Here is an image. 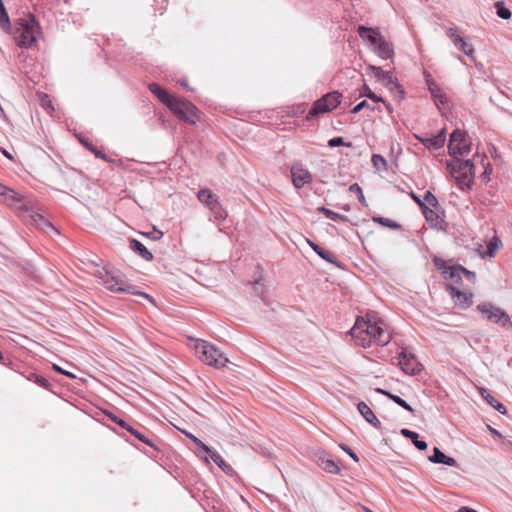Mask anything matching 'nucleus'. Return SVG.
Instances as JSON below:
<instances>
[{
  "label": "nucleus",
  "mask_w": 512,
  "mask_h": 512,
  "mask_svg": "<svg viewBox=\"0 0 512 512\" xmlns=\"http://www.w3.org/2000/svg\"><path fill=\"white\" fill-rule=\"evenodd\" d=\"M369 70H371L374 74V76L383 82V84L391 91L397 90L398 95H395V98H397L399 101L404 98V90L402 86L397 82L396 79L393 78L391 72L384 71L382 68L374 66V65H368L367 67Z\"/></svg>",
  "instance_id": "9b49d317"
},
{
  "label": "nucleus",
  "mask_w": 512,
  "mask_h": 512,
  "mask_svg": "<svg viewBox=\"0 0 512 512\" xmlns=\"http://www.w3.org/2000/svg\"><path fill=\"white\" fill-rule=\"evenodd\" d=\"M423 215L426 219V221L434 228H442V224L444 220L441 217V213H443L441 207L436 208H429L428 206H425L422 209Z\"/></svg>",
  "instance_id": "a211bd4d"
},
{
  "label": "nucleus",
  "mask_w": 512,
  "mask_h": 512,
  "mask_svg": "<svg viewBox=\"0 0 512 512\" xmlns=\"http://www.w3.org/2000/svg\"><path fill=\"white\" fill-rule=\"evenodd\" d=\"M448 149L453 157L467 156L471 151V143L466 139L465 133L457 129L450 135Z\"/></svg>",
  "instance_id": "1a4fd4ad"
},
{
  "label": "nucleus",
  "mask_w": 512,
  "mask_h": 512,
  "mask_svg": "<svg viewBox=\"0 0 512 512\" xmlns=\"http://www.w3.org/2000/svg\"><path fill=\"white\" fill-rule=\"evenodd\" d=\"M70 369H66V378L72 382L66 381V389L73 391L76 394H80L84 391L86 383L89 378V374L76 366L70 364Z\"/></svg>",
  "instance_id": "9d476101"
},
{
  "label": "nucleus",
  "mask_w": 512,
  "mask_h": 512,
  "mask_svg": "<svg viewBox=\"0 0 512 512\" xmlns=\"http://www.w3.org/2000/svg\"><path fill=\"white\" fill-rule=\"evenodd\" d=\"M412 198L414 199V201L419 205V207L421 208V210L426 206V203L423 202V200H421L417 195H415L414 193H412Z\"/></svg>",
  "instance_id": "6e6d98bb"
},
{
  "label": "nucleus",
  "mask_w": 512,
  "mask_h": 512,
  "mask_svg": "<svg viewBox=\"0 0 512 512\" xmlns=\"http://www.w3.org/2000/svg\"><path fill=\"white\" fill-rule=\"evenodd\" d=\"M374 52L382 59L387 60L393 57L394 51L392 45L387 42L384 37L374 48Z\"/></svg>",
  "instance_id": "b1692460"
},
{
  "label": "nucleus",
  "mask_w": 512,
  "mask_h": 512,
  "mask_svg": "<svg viewBox=\"0 0 512 512\" xmlns=\"http://www.w3.org/2000/svg\"><path fill=\"white\" fill-rule=\"evenodd\" d=\"M93 153L98 158H101V159L105 158V154L103 152H101L100 150H98L97 148H93Z\"/></svg>",
  "instance_id": "13d9d810"
},
{
  "label": "nucleus",
  "mask_w": 512,
  "mask_h": 512,
  "mask_svg": "<svg viewBox=\"0 0 512 512\" xmlns=\"http://www.w3.org/2000/svg\"><path fill=\"white\" fill-rule=\"evenodd\" d=\"M350 335L357 345L364 348L370 347L372 344L385 346L392 339L386 323L374 311L367 312L363 317H358L350 330Z\"/></svg>",
  "instance_id": "f257e3e1"
},
{
  "label": "nucleus",
  "mask_w": 512,
  "mask_h": 512,
  "mask_svg": "<svg viewBox=\"0 0 512 512\" xmlns=\"http://www.w3.org/2000/svg\"><path fill=\"white\" fill-rule=\"evenodd\" d=\"M193 442L200 447L205 453L210 452V447H208L206 444H204L200 439L197 437L194 438Z\"/></svg>",
  "instance_id": "603ef678"
},
{
  "label": "nucleus",
  "mask_w": 512,
  "mask_h": 512,
  "mask_svg": "<svg viewBox=\"0 0 512 512\" xmlns=\"http://www.w3.org/2000/svg\"><path fill=\"white\" fill-rule=\"evenodd\" d=\"M457 512H477V511L474 509L468 508V507H462V508L458 509Z\"/></svg>",
  "instance_id": "bf43d9fd"
},
{
  "label": "nucleus",
  "mask_w": 512,
  "mask_h": 512,
  "mask_svg": "<svg viewBox=\"0 0 512 512\" xmlns=\"http://www.w3.org/2000/svg\"><path fill=\"white\" fill-rule=\"evenodd\" d=\"M349 192L355 194L357 196L359 202L363 206H367V202H366L365 196L363 194L362 188L357 183L350 185Z\"/></svg>",
  "instance_id": "e433bc0d"
},
{
  "label": "nucleus",
  "mask_w": 512,
  "mask_h": 512,
  "mask_svg": "<svg viewBox=\"0 0 512 512\" xmlns=\"http://www.w3.org/2000/svg\"><path fill=\"white\" fill-rule=\"evenodd\" d=\"M149 90L168 108L173 103V101L177 98V97L170 95L165 89H163L160 85H158L156 83H151L149 85Z\"/></svg>",
  "instance_id": "412c9836"
},
{
  "label": "nucleus",
  "mask_w": 512,
  "mask_h": 512,
  "mask_svg": "<svg viewBox=\"0 0 512 512\" xmlns=\"http://www.w3.org/2000/svg\"><path fill=\"white\" fill-rule=\"evenodd\" d=\"M494 6L496 8V14H497L498 17H500L501 19H504V20H508V19L511 18L512 13H511V11L508 8H506L504 6L503 2H501V1L496 2L494 4Z\"/></svg>",
  "instance_id": "f704fd0d"
},
{
  "label": "nucleus",
  "mask_w": 512,
  "mask_h": 512,
  "mask_svg": "<svg viewBox=\"0 0 512 512\" xmlns=\"http://www.w3.org/2000/svg\"><path fill=\"white\" fill-rule=\"evenodd\" d=\"M127 431L130 432L132 435H134L137 439L144 442L145 444L149 446H154L151 441L142 433H140L138 430L134 429L132 426L127 427Z\"/></svg>",
  "instance_id": "ea45409f"
},
{
  "label": "nucleus",
  "mask_w": 512,
  "mask_h": 512,
  "mask_svg": "<svg viewBox=\"0 0 512 512\" xmlns=\"http://www.w3.org/2000/svg\"><path fill=\"white\" fill-rule=\"evenodd\" d=\"M478 311L483 314L490 322L501 325L502 327H510L511 320L509 315L499 307L491 303H482L477 306Z\"/></svg>",
  "instance_id": "6e6552de"
},
{
  "label": "nucleus",
  "mask_w": 512,
  "mask_h": 512,
  "mask_svg": "<svg viewBox=\"0 0 512 512\" xmlns=\"http://www.w3.org/2000/svg\"><path fill=\"white\" fill-rule=\"evenodd\" d=\"M358 34L363 40H367L373 49L377 46V44L380 42V40L383 38L381 36L380 32L377 29L365 27V26H359L358 27Z\"/></svg>",
  "instance_id": "6ab92c4d"
},
{
  "label": "nucleus",
  "mask_w": 512,
  "mask_h": 512,
  "mask_svg": "<svg viewBox=\"0 0 512 512\" xmlns=\"http://www.w3.org/2000/svg\"><path fill=\"white\" fill-rule=\"evenodd\" d=\"M30 380H32L35 384H37L38 386L40 387H43L45 389H48L50 390L52 393L58 395V392L55 391L52 387H51V384L50 382L43 376L41 375H37V374H32L31 375V378H29Z\"/></svg>",
  "instance_id": "72a5a7b5"
},
{
  "label": "nucleus",
  "mask_w": 512,
  "mask_h": 512,
  "mask_svg": "<svg viewBox=\"0 0 512 512\" xmlns=\"http://www.w3.org/2000/svg\"><path fill=\"white\" fill-rule=\"evenodd\" d=\"M209 457L215 462L216 465L225 473H229L232 471V468L230 465H228L223 458L214 450L210 448V452H206Z\"/></svg>",
  "instance_id": "c756f323"
},
{
  "label": "nucleus",
  "mask_w": 512,
  "mask_h": 512,
  "mask_svg": "<svg viewBox=\"0 0 512 512\" xmlns=\"http://www.w3.org/2000/svg\"><path fill=\"white\" fill-rule=\"evenodd\" d=\"M364 108H370V105L368 104L367 101H362L360 103H358L353 109H352V113L353 114H356L358 112H360L362 109Z\"/></svg>",
  "instance_id": "de8ad7c7"
},
{
  "label": "nucleus",
  "mask_w": 512,
  "mask_h": 512,
  "mask_svg": "<svg viewBox=\"0 0 512 512\" xmlns=\"http://www.w3.org/2000/svg\"><path fill=\"white\" fill-rule=\"evenodd\" d=\"M340 447L346 452L349 454V456L355 461V462H358L359 461V458L358 456L347 446L345 445H340Z\"/></svg>",
  "instance_id": "8fccbe9b"
},
{
  "label": "nucleus",
  "mask_w": 512,
  "mask_h": 512,
  "mask_svg": "<svg viewBox=\"0 0 512 512\" xmlns=\"http://www.w3.org/2000/svg\"><path fill=\"white\" fill-rule=\"evenodd\" d=\"M450 296L452 297L454 303L461 309H466L471 306L472 304V293H467L464 291H461L457 287H455L452 284H448L446 286Z\"/></svg>",
  "instance_id": "2eb2a0df"
},
{
  "label": "nucleus",
  "mask_w": 512,
  "mask_h": 512,
  "mask_svg": "<svg viewBox=\"0 0 512 512\" xmlns=\"http://www.w3.org/2000/svg\"><path fill=\"white\" fill-rule=\"evenodd\" d=\"M358 411L363 416V418L370 423L375 428L381 427V422L378 420V418L375 416L374 412L371 410V408L365 403V402H359L358 403Z\"/></svg>",
  "instance_id": "4be33fe9"
},
{
  "label": "nucleus",
  "mask_w": 512,
  "mask_h": 512,
  "mask_svg": "<svg viewBox=\"0 0 512 512\" xmlns=\"http://www.w3.org/2000/svg\"><path fill=\"white\" fill-rule=\"evenodd\" d=\"M197 197L202 204L209 208V210L219 202L218 196L210 189H201L198 192Z\"/></svg>",
  "instance_id": "5701e85b"
},
{
  "label": "nucleus",
  "mask_w": 512,
  "mask_h": 512,
  "mask_svg": "<svg viewBox=\"0 0 512 512\" xmlns=\"http://www.w3.org/2000/svg\"><path fill=\"white\" fill-rule=\"evenodd\" d=\"M156 233L158 234L157 237H155V239H159L162 237L163 233L161 231H156Z\"/></svg>",
  "instance_id": "774afa93"
},
{
  "label": "nucleus",
  "mask_w": 512,
  "mask_h": 512,
  "mask_svg": "<svg viewBox=\"0 0 512 512\" xmlns=\"http://www.w3.org/2000/svg\"><path fill=\"white\" fill-rule=\"evenodd\" d=\"M308 245L322 258L324 259L325 261L329 262V263H333L335 264L336 262L334 261L333 259V256L330 252L326 251L325 249L321 248L319 245H317L316 243L312 242L311 240L309 239H306Z\"/></svg>",
  "instance_id": "7c9ffc66"
},
{
  "label": "nucleus",
  "mask_w": 512,
  "mask_h": 512,
  "mask_svg": "<svg viewBox=\"0 0 512 512\" xmlns=\"http://www.w3.org/2000/svg\"><path fill=\"white\" fill-rule=\"evenodd\" d=\"M2 153H3V155H4V156H6L7 158L12 159V156L10 155V153H9V152H7L5 149H3V150H2Z\"/></svg>",
  "instance_id": "0e129e2a"
},
{
  "label": "nucleus",
  "mask_w": 512,
  "mask_h": 512,
  "mask_svg": "<svg viewBox=\"0 0 512 512\" xmlns=\"http://www.w3.org/2000/svg\"><path fill=\"white\" fill-rule=\"evenodd\" d=\"M341 97L342 95L337 91L330 92L322 96L320 99L313 103V106L308 112L306 119L311 120L313 117L334 110L341 103Z\"/></svg>",
  "instance_id": "423d86ee"
},
{
  "label": "nucleus",
  "mask_w": 512,
  "mask_h": 512,
  "mask_svg": "<svg viewBox=\"0 0 512 512\" xmlns=\"http://www.w3.org/2000/svg\"><path fill=\"white\" fill-rule=\"evenodd\" d=\"M491 173H492V166L490 165V163H487V166L485 167V171L482 174L483 180L484 181H488L489 180V175Z\"/></svg>",
  "instance_id": "864d4df0"
},
{
  "label": "nucleus",
  "mask_w": 512,
  "mask_h": 512,
  "mask_svg": "<svg viewBox=\"0 0 512 512\" xmlns=\"http://www.w3.org/2000/svg\"><path fill=\"white\" fill-rule=\"evenodd\" d=\"M401 435H403L404 437L406 438H409L412 440L413 444L415 445V447L419 450H426L427 449V443L423 440H419L418 439V434L414 431H411L409 429H406V428H403L401 431H400Z\"/></svg>",
  "instance_id": "cd10ccee"
},
{
  "label": "nucleus",
  "mask_w": 512,
  "mask_h": 512,
  "mask_svg": "<svg viewBox=\"0 0 512 512\" xmlns=\"http://www.w3.org/2000/svg\"><path fill=\"white\" fill-rule=\"evenodd\" d=\"M169 109L180 120L189 124H195L199 119V111L197 107L188 100L176 98L170 105Z\"/></svg>",
  "instance_id": "0eeeda50"
},
{
  "label": "nucleus",
  "mask_w": 512,
  "mask_h": 512,
  "mask_svg": "<svg viewBox=\"0 0 512 512\" xmlns=\"http://www.w3.org/2000/svg\"><path fill=\"white\" fill-rule=\"evenodd\" d=\"M110 418L112 419L113 422L117 423L119 426H121L125 430H127V427L131 426L127 422H125L124 420L118 418L117 416H112L111 415Z\"/></svg>",
  "instance_id": "09e8293b"
},
{
  "label": "nucleus",
  "mask_w": 512,
  "mask_h": 512,
  "mask_svg": "<svg viewBox=\"0 0 512 512\" xmlns=\"http://www.w3.org/2000/svg\"><path fill=\"white\" fill-rule=\"evenodd\" d=\"M187 437H189L192 441L194 440V438H196L193 434L191 433H185Z\"/></svg>",
  "instance_id": "338daca9"
},
{
  "label": "nucleus",
  "mask_w": 512,
  "mask_h": 512,
  "mask_svg": "<svg viewBox=\"0 0 512 512\" xmlns=\"http://www.w3.org/2000/svg\"><path fill=\"white\" fill-rule=\"evenodd\" d=\"M318 210L321 213H323L328 219H331V220H334V221L343 218V216L340 215L339 213L334 212V211H332V210H330L328 208H325V207H320Z\"/></svg>",
  "instance_id": "a19ab883"
},
{
  "label": "nucleus",
  "mask_w": 512,
  "mask_h": 512,
  "mask_svg": "<svg viewBox=\"0 0 512 512\" xmlns=\"http://www.w3.org/2000/svg\"><path fill=\"white\" fill-rule=\"evenodd\" d=\"M382 103L385 105V107H386V109H387V111H388L389 113H392V112H393V108H392V106H391L389 103H386L385 101H384V102H382Z\"/></svg>",
  "instance_id": "680f3d73"
},
{
  "label": "nucleus",
  "mask_w": 512,
  "mask_h": 512,
  "mask_svg": "<svg viewBox=\"0 0 512 512\" xmlns=\"http://www.w3.org/2000/svg\"><path fill=\"white\" fill-rule=\"evenodd\" d=\"M43 107H44L45 109H47V108H51V109L53 110V107L51 106L50 101H48V103L43 102Z\"/></svg>",
  "instance_id": "69168bd1"
},
{
  "label": "nucleus",
  "mask_w": 512,
  "mask_h": 512,
  "mask_svg": "<svg viewBox=\"0 0 512 512\" xmlns=\"http://www.w3.org/2000/svg\"><path fill=\"white\" fill-rule=\"evenodd\" d=\"M498 249V244L497 242L495 241H490L487 245V254L490 256V257H493L496 250Z\"/></svg>",
  "instance_id": "49530a36"
},
{
  "label": "nucleus",
  "mask_w": 512,
  "mask_h": 512,
  "mask_svg": "<svg viewBox=\"0 0 512 512\" xmlns=\"http://www.w3.org/2000/svg\"><path fill=\"white\" fill-rule=\"evenodd\" d=\"M53 368H54L56 371H58L59 373L64 374V368H62V367H60V366H58V365H56V364H54V365H53Z\"/></svg>",
  "instance_id": "052dcab7"
},
{
  "label": "nucleus",
  "mask_w": 512,
  "mask_h": 512,
  "mask_svg": "<svg viewBox=\"0 0 512 512\" xmlns=\"http://www.w3.org/2000/svg\"><path fill=\"white\" fill-rule=\"evenodd\" d=\"M445 34L448 38L451 39L452 43L459 51L471 59H475V49L473 45L465 40L457 27H448L445 31Z\"/></svg>",
  "instance_id": "ddd939ff"
},
{
  "label": "nucleus",
  "mask_w": 512,
  "mask_h": 512,
  "mask_svg": "<svg viewBox=\"0 0 512 512\" xmlns=\"http://www.w3.org/2000/svg\"><path fill=\"white\" fill-rule=\"evenodd\" d=\"M447 167L461 189L469 188L474 180V164L471 160H461L458 157L447 164Z\"/></svg>",
  "instance_id": "20e7f679"
},
{
  "label": "nucleus",
  "mask_w": 512,
  "mask_h": 512,
  "mask_svg": "<svg viewBox=\"0 0 512 512\" xmlns=\"http://www.w3.org/2000/svg\"><path fill=\"white\" fill-rule=\"evenodd\" d=\"M480 393L483 396V398L487 401V403L490 404L492 407L497 402V400L491 394H489L486 389L481 388Z\"/></svg>",
  "instance_id": "37998d69"
},
{
  "label": "nucleus",
  "mask_w": 512,
  "mask_h": 512,
  "mask_svg": "<svg viewBox=\"0 0 512 512\" xmlns=\"http://www.w3.org/2000/svg\"><path fill=\"white\" fill-rule=\"evenodd\" d=\"M0 28L9 34L12 32L13 29L10 23L9 15L2 0H0Z\"/></svg>",
  "instance_id": "c85d7f7f"
},
{
  "label": "nucleus",
  "mask_w": 512,
  "mask_h": 512,
  "mask_svg": "<svg viewBox=\"0 0 512 512\" xmlns=\"http://www.w3.org/2000/svg\"><path fill=\"white\" fill-rule=\"evenodd\" d=\"M195 349L200 360L206 365L223 368L228 363V358L215 345L205 340H197Z\"/></svg>",
  "instance_id": "39448f33"
},
{
  "label": "nucleus",
  "mask_w": 512,
  "mask_h": 512,
  "mask_svg": "<svg viewBox=\"0 0 512 512\" xmlns=\"http://www.w3.org/2000/svg\"><path fill=\"white\" fill-rule=\"evenodd\" d=\"M210 211L212 212L216 220H224L227 216L220 202L213 206Z\"/></svg>",
  "instance_id": "4c0bfd02"
},
{
  "label": "nucleus",
  "mask_w": 512,
  "mask_h": 512,
  "mask_svg": "<svg viewBox=\"0 0 512 512\" xmlns=\"http://www.w3.org/2000/svg\"><path fill=\"white\" fill-rule=\"evenodd\" d=\"M360 96H366L374 102H384V99L380 96H377L366 84L363 85L360 91Z\"/></svg>",
  "instance_id": "c9c22d12"
},
{
  "label": "nucleus",
  "mask_w": 512,
  "mask_h": 512,
  "mask_svg": "<svg viewBox=\"0 0 512 512\" xmlns=\"http://www.w3.org/2000/svg\"><path fill=\"white\" fill-rule=\"evenodd\" d=\"M91 265L94 268V274L98 278L99 283L103 285L108 291L114 293H127L142 296L149 301H153L152 298L144 293L136 290V287L129 284L124 275L115 269H107L106 267L99 268V265L91 261Z\"/></svg>",
  "instance_id": "f03ea898"
},
{
  "label": "nucleus",
  "mask_w": 512,
  "mask_h": 512,
  "mask_svg": "<svg viewBox=\"0 0 512 512\" xmlns=\"http://www.w3.org/2000/svg\"><path fill=\"white\" fill-rule=\"evenodd\" d=\"M493 408H495L501 414H505L507 412L505 406L503 404H501L500 402H498V401L495 403Z\"/></svg>",
  "instance_id": "5fc2aeb1"
},
{
  "label": "nucleus",
  "mask_w": 512,
  "mask_h": 512,
  "mask_svg": "<svg viewBox=\"0 0 512 512\" xmlns=\"http://www.w3.org/2000/svg\"><path fill=\"white\" fill-rule=\"evenodd\" d=\"M398 365L401 370L408 375H416L421 371V364L412 353H409L406 350H403L399 354Z\"/></svg>",
  "instance_id": "4468645a"
},
{
  "label": "nucleus",
  "mask_w": 512,
  "mask_h": 512,
  "mask_svg": "<svg viewBox=\"0 0 512 512\" xmlns=\"http://www.w3.org/2000/svg\"><path fill=\"white\" fill-rule=\"evenodd\" d=\"M7 192H13L12 190L8 189L6 186L0 183V195H6Z\"/></svg>",
  "instance_id": "4d7b16f0"
},
{
  "label": "nucleus",
  "mask_w": 512,
  "mask_h": 512,
  "mask_svg": "<svg viewBox=\"0 0 512 512\" xmlns=\"http://www.w3.org/2000/svg\"><path fill=\"white\" fill-rule=\"evenodd\" d=\"M372 163L375 167H379V165H383L385 166L386 165V160L384 157H382L381 155H378V154H374L372 156Z\"/></svg>",
  "instance_id": "c03bdc74"
},
{
  "label": "nucleus",
  "mask_w": 512,
  "mask_h": 512,
  "mask_svg": "<svg viewBox=\"0 0 512 512\" xmlns=\"http://www.w3.org/2000/svg\"><path fill=\"white\" fill-rule=\"evenodd\" d=\"M34 222L36 225L44 230L45 232H48L49 230L54 231L55 233L59 234V231L48 221L46 220L42 215L36 214L33 217Z\"/></svg>",
  "instance_id": "473e14b6"
},
{
  "label": "nucleus",
  "mask_w": 512,
  "mask_h": 512,
  "mask_svg": "<svg viewBox=\"0 0 512 512\" xmlns=\"http://www.w3.org/2000/svg\"><path fill=\"white\" fill-rule=\"evenodd\" d=\"M378 393H381L385 396H387L388 398H390L391 400H393L396 404H398L400 407L404 408L405 410L413 413L414 410L413 408L405 401L403 400L402 398H400L399 396L397 395H394L388 391H385V390H382V389H377L376 390Z\"/></svg>",
  "instance_id": "2f4dec72"
},
{
  "label": "nucleus",
  "mask_w": 512,
  "mask_h": 512,
  "mask_svg": "<svg viewBox=\"0 0 512 512\" xmlns=\"http://www.w3.org/2000/svg\"><path fill=\"white\" fill-rule=\"evenodd\" d=\"M442 274L446 279L451 280L452 285H460L462 283L463 277H465L471 283H475L476 280V274L462 266H444L442 269Z\"/></svg>",
  "instance_id": "f8f14e48"
},
{
  "label": "nucleus",
  "mask_w": 512,
  "mask_h": 512,
  "mask_svg": "<svg viewBox=\"0 0 512 512\" xmlns=\"http://www.w3.org/2000/svg\"><path fill=\"white\" fill-rule=\"evenodd\" d=\"M130 249L137 253L141 258L146 261H151L153 259V254L138 240L131 239L129 242Z\"/></svg>",
  "instance_id": "393cba45"
},
{
  "label": "nucleus",
  "mask_w": 512,
  "mask_h": 512,
  "mask_svg": "<svg viewBox=\"0 0 512 512\" xmlns=\"http://www.w3.org/2000/svg\"><path fill=\"white\" fill-rule=\"evenodd\" d=\"M292 182L296 188H302L312 181L311 173L300 164L291 167Z\"/></svg>",
  "instance_id": "dca6fc26"
},
{
  "label": "nucleus",
  "mask_w": 512,
  "mask_h": 512,
  "mask_svg": "<svg viewBox=\"0 0 512 512\" xmlns=\"http://www.w3.org/2000/svg\"><path fill=\"white\" fill-rule=\"evenodd\" d=\"M416 138L429 150H439L445 144V129L432 137L416 136Z\"/></svg>",
  "instance_id": "f3484780"
},
{
  "label": "nucleus",
  "mask_w": 512,
  "mask_h": 512,
  "mask_svg": "<svg viewBox=\"0 0 512 512\" xmlns=\"http://www.w3.org/2000/svg\"><path fill=\"white\" fill-rule=\"evenodd\" d=\"M328 145L330 147H338L345 145L344 139L342 137H334L329 140Z\"/></svg>",
  "instance_id": "a18cd8bd"
},
{
  "label": "nucleus",
  "mask_w": 512,
  "mask_h": 512,
  "mask_svg": "<svg viewBox=\"0 0 512 512\" xmlns=\"http://www.w3.org/2000/svg\"><path fill=\"white\" fill-rule=\"evenodd\" d=\"M317 464L324 471H326L328 473H331V474H337L340 471V468L335 463V461L330 459V458H328L325 455H321V456L318 457Z\"/></svg>",
  "instance_id": "bb28decb"
},
{
  "label": "nucleus",
  "mask_w": 512,
  "mask_h": 512,
  "mask_svg": "<svg viewBox=\"0 0 512 512\" xmlns=\"http://www.w3.org/2000/svg\"><path fill=\"white\" fill-rule=\"evenodd\" d=\"M488 427H489L490 431H491L495 436H498V437H500V436H501V435H500V433H499L498 431H496L495 429H493V428H492V427H490V426H488Z\"/></svg>",
  "instance_id": "e2e57ef3"
},
{
  "label": "nucleus",
  "mask_w": 512,
  "mask_h": 512,
  "mask_svg": "<svg viewBox=\"0 0 512 512\" xmlns=\"http://www.w3.org/2000/svg\"><path fill=\"white\" fill-rule=\"evenodd\" d=\"M423 202L426 203V206H428L429 208L437 209V207H440L436 196L433 195L430 191H427L425 193Z\"/></svg>",
  "instance_id": "58836bf2"
},
{
  "label": "nucleus",
  "mask_w": 512,
  "mask_h": 512,
  "mask_svg": "<svg viewBox=\"0 0 512 512\" xmlns=\"http://www.w3.org/2000/svg\"><path fill=\"white\" fill-rule=\"evenodd\" d=\"M373 221L377 222L385 227H389V228H398L399 227V225L397 223H395L394 221H392L388 218L374 217Z\"/></svg>",
  "instance_id": "79ce46f5"
},
{
  "label": "nucleus",
  "mask_w": 512,
  "mask_h": 512,
  "mask_svg": "<svg viewBox=\"0 0 512 512\" xmlns=\"http://www.w3.org/2000/svg\"><path fill=\"white\" fill-rule=\"evenodd\" d=\"M193 442L200 447L205 453L210 452V447H208L206 444H204L200 439L197 437L194 438Z\"/></svg>",
  "instance_id": "3c124183"
},
{
  "label": "nucleus",
  "mask_w": 512,
  "mask_h": 512,
  "mask_svg": "<svg viewBox=\"0 0 512 512\" xmlns=\"http://www.w3.org/2000/svg\"><path fill=\"white\" fill-rule=\"evenodd\" d=\"M40 26L34 15L27 14L15 21L12 32L14 40L21 48H31L37 41Z\"/></svg>",
  "instance_id": "7ed1b4c3"
},
{
  "label": "nucleus",
  "mask_w": 512,
  "mask_h": 512,
  "mask_svg": "<svg viewBox=\"0 0 512 512\" xmlns=\"http://www.w3.org/2000/svg\"><path fill=\"white\" fill-rule=\"evenodd\" d=\"M427 86H428V89H429L437 107L440 108L441 105H444L447 103L446 94L433 79H431V78L427 79Z\"/></svg>",
  "instance_id": "aec40b11"
},
{
  "label": "nucleus",
  "mask_w": 512,
  "mask_h": 512,
  "mask_svg": "<svg viewBox=\"0 0 512 512\" xmlns=\"http://www.w3.org/2000/svg\"><path fill=\"white\" fill-rule=\"evenodd\" d=\"M433 463H441L448 466H456V460L452 457L445 455L438 447H434L433 455L429 457Z\"/></svg>",
  "instance_id": "a878e982"
}]
</instances>
